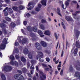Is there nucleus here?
Here are the masks:
<instances>
[{
  "mask_svg": "<svg viewBox=\"0 0 80 80\" xmlns=\"http://www.w3.org/2000/svg\"><path fill=\"white\" fill-rule=\"evenodd\" d=\"M8 40V38L7 39L6 38H5L3 39L2 41V43L0 46L1 49H2V50L5 49V45L8 43L7 42Z\"/></svg>",
  "mask_w": 80,
  "mask_h": 80,
  "instance_id": "f257e3e1",
  "label": "nucleus"
},
{
  "mask_svg": "<svg viewBox=\"0 0 80 80\" xmlns=\"http://www.w3.org/2000/svg\"><path fill=\"white\" fill-rule=\"evenodd\" d=\"M37 60L39 58H40L39 61L41 62H43V59L42 58H43V53L42 52H38V55L36 57Z\"/></svg>",
  "mask_w": 80,
  "mask_h": 80,
  "instance_id": "f03ea898",
  "label": "nucleus"
},
{
  "mask_svg": "<svg viewBox=\"0 0 80 80\" xmlns=\"http://www.w3.org/2000/svg\"><path fill=\"white\" fill-rule=\"evenodd\" d=\"M23 53L25 55L28 53V57L30 59H32V54H33V52H28V49L25 48V49L23 51Z\"/></svg>",
  "mask_w": 80,
  "mask_h": 80,
  "instance_id": "7ed1b4c3",
  "label": "nucleus"
},
{
  "mask_svg": "<svg viewBox=\"0 0 80 80\" xmlns=\"http://www.w3.org/2000/svg\"><path fill=\"white\" fill-rule=\"evenodd\" d=\"M12 70V68L11 66H6L3 68L2 69V71L3 72H10Z\"/></svg>",
  "mask_w": 80,
  "mask_h": 80,
  "instance_id": "20e7f679",
  "label": "nucleus"
},
{
  "mask_svg": "<svg viewBox=\"0 0 80 80\" xmlns=\"http://www.w3.org/2000/svg\"><path fill=\"white\" fill-rule=\"evenodd\" d=\"M14 77L16 80H24V78L23 76L20 74H18L14 75Z\"/></svg>",
  "mask_w": 80,
  "mask_h": 80,
  "instance_id": "39448f33",
  "label": "nucleus"
},
{
  "mask_svg": "<svg viewBox=\"0 0 80 80\" xmlns=\"http://www.w3.org/2000/svg\"><path fill=\"white\" fill-rule=\"evenodd\" d=\"M27 30L29 32H32V30L34 32H36L37 31V27H34L32 28L30 26H28L27 27Z\"/></svg>",
  "mask_w": 80,
  "mask_h": 80,
  "instance_id": "423d86ee",
  "label": "nucleus"
},
{
  "mask_svg": "<svg viewBox=\"0 0 80 80\" xmlns=\"http://www.w3.org/2000/svg\"><path fill=\"white\" fill-rule=\"evenodd\" d=\"M35 4L33 2H30L28 4V7L29 8H27L28 10H32V8H33L34 6V5Z\"/></svg>",
  "mask_w": 80,
  "mask_h": 80,
  "instance_id": "0eeeda50",
  "label": "nucleus"
},
{
  "mask_svg": "<svg viewBox=\"0 0 80 80\" xmlns=\"http://www.w3.org/2000/svg\"><path fill=\"white\" fill-rule=\"evenodd\" d=\"M35 47L38 50H40V49H42V47L40 46V44L38 42L35 43Z\"/></svg>",
  "mask_w": 80,
  "mask_h": 80,
  "instance_id": "6e6552de",
  "label": "nucleus"
},
{
  "mask_svg": "<svg viewBox=\"0 0 80 80\" xmlns=\"http://www.w3.org/2000/svg\"><path fill=\"white\" fill-rule=\"evenodd\" d=\"M2 32L4 33L6 37H9V33L7 32V31L6 29H2Z\"/></svg>",
  "mask_w": 80,
  "mask_h": 80,
  "instance_id": "1a4fd4ad",
  "label": "nucleus"
},
{
  "mask_svg": "<svg viewBox=\"0 0 80 80\" xmlns=\"http://www.w3.org/2000/svg\"><path fill=\"white\" fill-rule=\"evenodd\" d=\"M19 42L20 43L24 44V43H25L27 42V39L25 38H24L22 39V41L21 40H19Z\"/></svg>",
  "mask_w": 80,
  "mask_h": 80,
  "instance_id": "9d476101",
  "label": "nucleus"
},
{
  "mask_svg": "<svg viewBox=\"0 0 80 80\" xmlns=\"http://www.w3.org/2000/svg\"><path fill=\"white\" fill-rule=\"evenodd\" d=\"M65 18L66 20L68 22L69 21H73L72 18L70 16H66Z\"/></svg>",
  "mask_w": 80,
  "mask_h": 80,
  "instance_id": "9b49d317",
  "label": "nucleus"
},
{
  "mask_svg": "<svg viewBox=\"0 0 80 80\" xmlns=\"http://www.w3.org/2000/svg\"><path fill=\"white\" fill-rule=\"evenodd\" d=\"M44 34L48 35V36H50V32L48 30L45 31L44 32Z\"/></svg>",
  "mask_w": 80,
  "mask_h": 80,
  "instance_id": "f8f14e48",
  "label": "nucleus"
},
{
  "mask_svg": "<svg viewBox=\"0 0 80 80\" xmlns=\"http://www.w3.org/2000/svg\"><path fill=\"white\" fill-rule=\"evenodd\" d=\"M40 43L44 47H47V43H46L45 42L42 41Z\"/></svg>",
  "mask_w": 80,
  "mask_h": 80,
  "instance_id": "ddd939ff",
  "label": "nucleus"
},
{
  "mask_svg": "<svg viewBox=\"0 0 80 80\" xmlns=\"http://www.w3.org/2000/svg\"><path fill=\"white\" fill-rule=\"evenodd\" d=\"M41 7H42V5L41 4H39L38 5V7L35 9L36 11L37 12H38L39 10H40V8H41Z\"/></svg>",
  "mask_w": 80,
  "mask_h": 80,
  "instance_id": "4468645a",
  "label": "nucleus"
},
{
  "mask_svg": "<svg viewBox=\"0 0 80 80\" xmlns=\"http://www.w3.org/2000/svg\"><path fill=\"white\" fill-rule=\"evenodd\" d=\"M38 32L39 35H40V37H44V35L42 34H43L42 31L39 30L38 31Z\"/></svg>",
  "mask_w": 80,
  "mask_h": 80,
  "instance_id": "2eb2a0df",
  "label": "nucleus"
},
{
  "mask_svg": "<svg viewBox=\"0 0 80 80\" xmlns=\"http://www.w3.org/2000/svg\"><path fill=\"white\" fill-rule=\"evenodd\" d=\"M46 0H42L41 1V3L42 4V5H43L46 6Z\"/></svg>",
  "mask_w": 80,
  "mask_h": 80,
  "instance_id": "dca6fc26",
  "label": "nucleus"
},
{
  "mask_svg": "<svg viewBox=\"0 0 80 80\" xmlns=\"http://www.w3.org/2000/svg\"><path fill=\"white\" fill-rule=\"evenodd\" d=\"M15 27V24L14 22H12L11 23L10 27H11V28H13V27Z\"/></svg>",
  "mask_w": 80,
  "mask_h": 80,
  "instance_id": "f3484780",
  "label": "nucleus"
},
{
  "mask_svg": "<svg viewBox=\"0 0 80 80\" xmlns=\"http://www.w3.org/2000/svg\"><path fill=\"white\" fill-rule=\"evenodd\" d=\"M54 36L56 39H58V38L59 37V34L58 33H55Z\"/></svg>",
  "mask_w": 80,
  "mask_h": 80,
  "instance_id": "a211bd4d",
  "label": "nucleus"
},
{
  "mask_svg": "<svg viewBox=\"0 0 80 80\" xmlns=\"http://www.w3.org/2000/svg\"><path fill=\"white\" fill-rule=\"evenodd\" d=\"M57 12H58V13L59 15L62 16V15L60 13V9L59 8H58L57 9Z\"/></svg>",
  "mask_w": 80,
  "mask_h": 80,
  "instance_id": "6ab92c4d",
  "label": "nucleus"
},
{
  "mask_svg": "<svg viewBox=\"0 0 80 80\" xmlns=\"http://www.w3.org/2000/svg\"><path fill=\"white\" fill-rule=\"evenodd\" d=\"M21 60L22 62H26V59H25V58L23 56H22L21 57Z\"/></svg>",
  "mask_w": 80,
  "mask_h": 80,
  "instance_id": "aec40b11",
  "label": "nucleus"
},
{
  "mask_svg": "<svg viewBox=\"0 0 80 80\" xmlns=\"http://www.w3.org/2000/svg\"><path fill=\"white\" fill-rule=\"evenodd\" d=\"M78 52V48H76L74 51V54L76 55L77 54V52Z\"/></svg>",
  "mask_w": 80,
  "mask_h": 80,
  "instance_id": "412c9836",
  "label": "nucleus"
},
{
  "mask_svg": "<svg viewBox=\"0 0 80 80\" xmlns=\"http://www.w3.org/2000/svg\"><path fill=\"white\" fill-rule=\"evenodd\" d=\"M1 77L2 80H5V79H6L5 76L3 74L1 75Z\"/></svg>",
  "mask_w": 80,
  "mask_h": 80,
  "instance_id": "4be33fe9",
  "label": "nucleus"
},
{
  "mask_svg": "<svg viewBox=\"0 0 80 80\" xmlns=\"http://www.w3.org/2000/svg\"><path fill=\"white\" fill-rule=\"evenodd\" d=\"M80 75V72H76L75 74V77H78Z\"/></svg>",
  "mask_w": 80,
  "mask_h": 80,
  "instance_id": "5701e85b",
  "label": "nucleus"
},
{
  "mask_svg": "<svg viewBox=\"0 0 80 80\" xmlns=\"http://www.w3.org/2000/svg\"><path fill=\"white\" fill-rule=\"evenodd\" d=\"M76 45L78 48H80V44H79L78 42L77 41L76 42Z\"/></svg>",
  "mask_w": 80,
  "mask_h": 80,
  "instance_id": "b1692460",
  "label": "nucleus"
},
{
  "mask_svg": "<svg viewBox=\"0 0 80 80\" xmlns=\"http://www.w3.org/2000/svg\"><path fill=\"white\" fill-rule=\"evenodd\" d=\"M8 12L10 13H13V11L12 10V9L9 8L8 10Z\"/></svg>",
  "mask_w": 80,
  "mask_h": 80,
  "instance_id": "393cba45",
  "label": "nucleus"
},
{
  "mask_svg": "<svg viewBox=\"0 0 80 80\" xmlns=\"http://www.w3.org/2000/svg\"><path fill=\"white\" fill-rule=\"evenodd\" d=\"M40 75H42L43 77V78H46V76L43 74V72H40Z\"/></svg>",
  "mask_w": 80,
  "mask_h": 80,
  "instance_id": "a878e982",
  "label": "nucleus"
},
{
  "mask_svg": "<svg viewBox=\"0 0 80 80\" xmlns=\"http://www.w3.org/2000/svg\"><path fill=\"white\" fill-rule=\"evenodd\" d=\"M25 8V7H24L23 6H20L19 7V9L20 10H23V9H24Z\"/></svg>",
  "mask_w": 80,
  "mask_h": 80,
  "instance_id": "bb28decb",
  "label": "nucleus"
},
{
  "mask_svg": "<svg viewBox=\"0 0 80 80\" xmlns=\"http://www.w3.org/2000/svg\"><path fill=\"white\" fill-rule=\"evenodd\" d=\"M22 72H23V73H26V72H27V69L25 68H24L22 69Z\"/></svg>",
  "mask_w": 80,
  "mask_h": 80,
  "instance_id": "cd10ccee",
  "label": "nucleus"
},
{
  "mask_svg": "<svg viewBox=\"0 0 80 80\" xmlns=\"http://www.w3.org/2000/svg\"><path fill=\"white\" fill-rule=\"evenodd\" d=\"M40 27L42 30H44L45 29V27L43 25L41 24L40 25Z\"/></svg>",
  "mask_w": 80,
  "mask_h": 80,
  "instance_id": "c85d7f7f",
  "label": "nucleus"
},
{
  "mask_svg": "<svg viewBox=\"0 0 80 80\" xmlns=\"http://www.w3.org/2000/svg\"><path fill=\"white\" fill-rule=\"evenodd\" d=\"M69 2L70 0H67V1L66 2L65 5H66V6H68V5Z\"/></svg>",
  "mask_w": 80,
  "mask_h": 80,
  "instance_id": "c756f323",
  "label": "nucleus"
},
{
  "mask_svg": "<svg viewBox=\"0 0 80 80\" xmlns=\"http://www.w3.org/2000/svg\"><path fill=\"white\" fill-rule=\"evenodd\" d=\"M10 58L11 60H15V58L13 55H11L10 57Z\"/></svg>",
  "mask_w": 80,
  "mask_h": 80,
  "instance_id": "7c9ffc66",
  "label": "nucleus"
},
{
  "mask_svg": "<svg viewBox=\"0 0 80 80\" xmlns=\"http://www.w3.org/2000/svg\"><path fill=\"white\" fill-rule=\"evenodd\" d=\"M36 61L33 60H32L31 61V62L32 63V65H33V63H35Z\"/></svg>",
  "mask_w": 80,
  "mask_h": 80,
  "instance_id": "2f4dec72",
  "label": "nucleus"
},
{
  "mask_svg": "<svg viewBox=\"0 0 80 80\" xmlns=\"http://www.w3.org/2000/svg\"><path fill=\"white\" fill-rule=\"evenodd\" d=\"M59 3H60V4H61V5H62V8L63 9H64V8L63 7L64 5L63 4V2H62V1H60Z\"/></svg>",
  "mask_w": 80,
  "mask_h": 80,
  "instance_id": "473e14b6",
  "label": "nucleus"
},
{
  "mask_svg": "<svg viewBox=\"0 0 80 80\" xmlns=\"http://www.w3.org/2000/svg\"><path fill=\"white\" fill-rule=\"evenodd\" d=\"M72 49L71 50V52H72V51H73V50H74V49H75V44H73V45H72Z\"/></svg>",
  "mask_w": 80,
  "mask_h": 80,
  "instance_id": "72a5a7b5",
  "label": "nucleus"
},
{
  "mask_svg": "<svg viewBox=\"0 0 80 80\" xmlns=\"http://www.w3.org/2000/svg\"><path fill=\"white\" fill-rule=\"evenodd\" d=\"M12 9L16 11L17 10V7H12Z\"/></svg>",
  "mask_w": 80,
  "mask_h": 80,
  "instance_id": "f704fd0d",
  "label": "nucleus"
},
{
  "mask_svg": "<svg viewBox=\"0 0 80 80\" xmlns=\"http://www.w3.org/2000/svg\"><path fill=\"white\" fill-rule=\"evenodd\" d=\"M0 27H1L2 28L3 27H5V24L2 23V24H1L0 25Z\"/></svg>",
  "mask_w": 80,
  "mask_h": 80,
  "instance_id": "c9c22d12",
  "label": "nucleus"
},
{
  "mask_svg": "<svg viewBox=\"0 0 80 80\" xmlns=\"http://www.w3.org/2000/svg\"><path fill=\"white\" fill-rule=\"evenodd\" d=\"M41 22L43 23H46V20L45 19H42L41 20Z\"/></svg>",
  "mask_w": 80,
  "mask_h": 80,
  "instance_id": "e433bc0d",
  "label": "nucleus"
},
{
  "mask_svg": "<svg viewBox=\"0 0 80 80\" xmlns=\"http://www.w3.org/2000/svg\"><path fill=\"white\" fill-rule=\"evenodd\" d=\"M6 20L7 21H10V18H8V17H6Z\"/></svg>",
  "mask_w": 80,
  "mask_h": 80,
  "instance_id": "4c0bfd02",
  "label": "nucleus"
},
{
  "mask_svg": "<svg viewBox=\"0 0 80 80\" xmlns=\"http://www.w3.org/2000/svg\"><path fill=\"white\" fill-rule=\"evenodd\" d=\"M46 60L47 61V62H50V58H46Z\"/></svg>",
  "mask_w": 80,
  "mask_h": 80,
  "instance_id": "58836bf2",
  "label": "nucleus"
},
{
  "mask_svg": "<svg viewBox=\"0 0 80 80\" xmlns=\"http://www.w3.org/2000/svg\"><path fill=\"white\" fill-rule=\"evenodd\" d=\"M62 25L64 29H65V25H64V24L62 22Z\"/></svg>",
  "mask_w": 80,
  "mask_h": 80,
  "instance_id": "ea45409f",
  "label": "nucleus"
},
{
  "mask_svg": "<svg viewBox=\"0 0 80 80\" xmlns=\"http://www.w3.org/2000/svg\"><path fill=\"white\" fill-rule=\"evenodd\" d=\"M69 70L70 71H72V70H73V68L72 67V66H71L69 68Z\"/></svg>",
  "mask_w": 80,
  "mask_h": 80,
  "instance_id": "a19ab883",
  "label": "nucleus"
},
{
  "mask_svg": "<svg viewBox=\"0 0 80 80\" xmlns=\"http://www.w3.org/2000/svg\"><path fill=\"white\" fill-rule=\"evenodd\" d=\"M14 63L15 64V65H16V67H17V66L18 65V62L16 61H15Z\"/></svg>",
  "mask_w": 80,
  "mask_h": 80,
  "instance_id": "79ce46f5",
  "label": "nucleus"
},
{
  "mask_svg": "<svg viewBox=\"0 0 80 80\" xmlns=\"http://www.w3.org/2000/svg\"><path fill=\"white\" fill-rule=\"evenodd\" d=\"M14 63L15 64V65H16V67H17V66L18 65V62L16 61H15Z\"/></svg>",
  "mask_w": 80,
  "mask_h": 80,
  "instance_id": "37998d69",
  "label": "nucleus"
},
{
  "mask_svg": "<svg viewBox=\"0 0 80 80\" xmlns=\"http://www.w3.org/2000/svg\"><path fill=\"white\" fill-rule=\"evenodd\" d=\"M10 63L11 65H14V63L13 62V60H11V61Z\"/></svg>",
  "mask_w": 80,
  "mask_h": 80,
  "instance_id": "c03bdc74",
  "label": "nucleus"
},
{
  "mask_svg": "<svg viewBox=\"0 0 80 80\" xmlns=\"http://www.w3.org/2000/svg\"><path fill=\"white\" fill-rule=\"evenodd\" d=\"M5 2L6 3H10V0H5Z\"/></svg>",
  "mask_w": 80,
  "mask_h": 80,
  "instance_id": "a18cd8bd",
  "label": "nucleus"
},
{
  "mask_svg": "<svg viewBox=\"0 0 80 80\" xmlns=\"http://www.w3.org/2000/svg\"><path fill=\"white\" fill-rule=\"evenodd\" d=\"M48 67H49V68H50V70H51V71H52V66H50V65H48Z\"/></svg>",
  "mask_w": 80,
  "mask_h": 80,
  "instance_id": "49530a36",
  "label": "nucleus"
},
{
  "mask_svg": "<svg viewBox=\"0 0 80 80\" xmlns=\"http://www.w3.org/2000/svg\"><path fill=\"white\" fill-rule=\"evenodd\" d=\"M15 58H17V59H18L19 58H20V57H19V56H18V55H16Z\"/></svg>",
  "mask_w": 80,
  "mask_h": 80,
  "instance_id": "de8ad7c7",
  "label": "nucleus"
},
{
  "mask_svg": "<svg viewBox=\"0 0 80 80\" xmlns=\"http://www.w3.org/2000/svg\"><path fill=\"white\" fill-rule=\"evenodd\" d=\"M15 46H17L18 45V42L16 41L15 42Z\"/></svg>",
  "mask_w": 80,
  "mask_h": 80,
  "instance_id": "09e8293b",
  "label": "nucleus"
},
{
  "mask_svg": "<svg viewBox=\"0 0 80 80\" xmlns=\"http://www.w3.org/2000/svg\"><path fill=\"white\" fill-rule=\"evenodd\" d=\"M60 75L62 76V75H63V70L62 69L61 70V71L60 72Z\"/></svg>",
  "mask_w": 80,
  "mask_h": 80,
  "instance_id": "8fccbe9b",
  "label": "nucleus"
},
{
  "mask_svg": "<svg viewBox=\"0 0 80 80\" xmlns=\"http://www.w3.org/2000/svg\"><path fill=\"white\" fill-rule=\"evenodd\" d=\"M72 14L73 15V17L74 18H75V16H76V15H77V14H73V13H72Z\"/></svg>",
  "mask_w": 80,
  "mask_h": 80,
  "instance_id": "3c124183",
  "label": "nucleus"
},
{
  "mask_svg": "<svg viewBox=\"0 0 80 80\" xmlns=\"http://www.w3.org/2000/svg\"><path fill=\"white\" fill-rule=\"evenodd\" d=\"M27 21H24L23 22V24H24V25H27Z\"/></svg>",
  "mask_w": 80,
  "mask_h": 80,
  "instance_id": "603ef678",
  "label": "nucleus"
},
{
  "mask_svg": "<svg viewBox=\"0 0 80 80\" xmlns=\"http://www.w3.org/2000/svg\"><path fill=\"white\" fill-rule=\"evenodd\" d=\"M64 51H62V53L61 55V57H63V53H64Z\"/></svg>",
  "mask_w": 80,
  "mask_h": 80,
  "instance_id": "864d4df0",
  "label": "nucleus"
},
{
  "mask_svg": "<svg viewBox=\"0 0 80 80\" xmlns=\"http://www.w3.org/2000/svg\"><path fill=\"white\" fill-rule=\"evenodd\" d=\"M30 35L31 37H33V33H32V32H31L30 33Z\"/></svg>",
  "mask_w": 80,
  "mask_h": 80,
  "instance_id": "5fc2aeb1",
  "label": "nucleus"
},
{
  "mask_svg": "<svg viewBox=\"0 0 80 80\" xmlns=\"http://www.w3.org/2000/svg\"><path fill=\"white\" fill-rule=\"evenodd\" d=\"M30 69L31 70H33V69H34V67H33V65L31 67V68H30Z\"/></svg>",
  "mask_w": 80,
  "mask_h": 80,
  "instance_id": "6e6d98bb",
  "label": "nucleus"
},
{
  "mask_svg": "<svg viewBox=\"0 0 80 80\" xmlns=\"http://www.w3.org/2000/svg\"><path fill=\"white\" fill-rule=\"evenodd\" d=\"M26 16L28 17H29L30 16V14L29 13H28L26 14Z\"/></svg>",
  "mask_w": 80,
  "mask_h": 80,
  "instance_id": "4d7b16f0",
  "label": "nucleus"
},
{
  "mask_svg": "<svg viewBox=\"0 0 80 80\" xmlns=\"http://www.w3.org/2000/svg\"><path fill=\"white\" fill-rule=\"evenodd\" d=\"M4 15L5 16H7L8 15V12H5Z\"/></svg>",
  "mask_w": 80,
  "mask_h": 80,
  "instance_id": "13d9d810",
  "label": "nucleus"
},
{
  "mask_svg": "<svg viewBox=\"0 0 80 80\" xmlns=\"http://www.w3.org/2000/svg\"><path fill=\"white\" fill-rule=\"evenodd\" d=\"M27 65L28 68H29V67H30V63H29L28 62L27 63Z\"/></svg>",
  "mask_w": 80,
  "mask_h": 80,
  "instance_id": "bf43d9fd",
  "label": "nucleus"
},
{
  "mask_svg": "<svg viewBox=\"0 0 80 80\" xmlns=\"http://www.w3.org/2000/svg\"><path fill=\"white\" fill-rule=\"evenodd\" d=\"M45 70H46V71H48V70H50V68H45Z\"/></svg>",
  "mask_w": 80,
  "mask_h": 80,
  "instance_id": "052dcab7",
  "label": "nucleus"
},
{
  "mask_svg": "<svg viewBox=\"0 0 80 80\" xmlns=\"http://www.w3.org/2000/svg\"><path fill=\"white\" fill-rule=\"evenodd\" d=\"M76 68L78 70H80V68L78 67V66H76Z\"/></svg>",
  "mask_w": 80,
  "mask_h": 80,
  "instance_id": "680f3d73",
  "label": "nucleus"
},
{
  "mask_svg": "<svg viewBox=\"0 0 80 80\" xmlns=\"http://www.w3.org/2000/svg\"><path fill=\"white\" fill-rule=\"evenodd\" d=\"M21 32H22L23 34H24V35H26V34L24 33V31H23V29H21Z\"/></svg>",
  "mask_w": 80,
  "mask_h": 80,
  "instance_id": "e2e57ef3",
  "label": "nucleus"
},
{
  "mask_svg": "<svg viewBox=\"0 0 80 80\" xmlns=\"http://www.w3.org/2000/svg\"><path fill=\"white\" fill-rule=\"evenodd\" d=\"M8 8V7H7L5 8V9L3 10V12H5V11H6V10H7Z\"/></svg>",
  "mask_w": 80,
  "mask_h": 80,
  "instance_id": "0e129e2a",
  "label": "nucleus"
},
{
  "mask_svg": "<svg viewBox=\"0 0 80 80\" xmlns=\"http://www.w3.org/2000/svg\"><path fill=\"white\" fill-rule=\"evenodd\" d=\"M17 17V16L14 15V14L12 15V18H16V17Z\"/></svg>",
  "mask_w": 80,
  "mask_h": 80,
  "instance_id": "69168bd1",
  "label": "nucleus"
},
{
  "mask_svg": "<svg viewBox=\"0 0 80 80\" xmlns=\"http://www.w3.org/2000/svg\"><path fill=\"white\" fill-rule=\"evenodd\" d=\"M15 52L17 53H18V48H16L15 49Z\"/></svg>",
  "mask_w": 80,
  "mask_h": 80,
  "instance_id": "338daca9",
  "label": "nucleus"
},
{
  "mask_svg": "<svg viewBox=\"0 0 80 80\" xmlns=\"http://www.w3.org/2000/svg\"><path fill=\"white\" fill-rule=\"evenodd\" d=\"M42 67H47V65H45V64H42Z\"/></svg>",
  "mask_w": 80,
  "mask_h": 80,
  "instance_id": "774afa93",
  "label": "nucleus"
}]
</instances>
